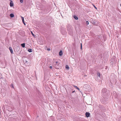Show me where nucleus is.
Here are the masks:
<instances>
[{"label": "nucleus", "mask_w": 121, "mask_h": 121, "mask_svg": "<svg viewBox=\"0 0 121 121\" xmlns=\"http://www.w3.org/2000/svg\"><path fill=\"white\" fill-rule=\"evenodd\" d=\"M90 21L91 23L94 24L95 25L97 26L98 25V23L97 22H95V20L92 19H91L90 20Z\"/></svg>", "instance_id": "obj_1"}, {"label": "nucleus", "mask_w": 121, "mask_h": 121, "mask_svg": "<svg viewBox=\"0 0 121 121\" xmlns=\"http://www.w3.org/2000/svg\"><path fill=\"white\" fill-rule=\"evenodd\" d=\"M55 67L56 69H59L60 66V63L57 61H56L55 65Z\"/></svg>", "instance_id": "obj_2"}, {"label": "nucleus", "mask_w": 121, "mask_h": 121, "mask_svg": "<svg viewBox=\"0 0 121 121\" xmlns=\"http://www.w3.org/2000/svg\"><path fill=\"white\" fill-rule=\"evenodd\" d=\"M116 63V61L115 60H114V61H113L112 59L111 60V62H110V64H111L112 65L113 64L115 63Z\"/></svg>", "instance_id": "obj_3"}, {"label": "nucleus", "mask_w": 121, "mask_h": 121, "mask_svg": "<svg viewBox=\"0 0 121 121\" xmlns=\"http://www.w3.org/2000/svg\"><path fill=\"white\" fill-rule=\"evenodd\" d=\"M10 7H12L13 6V3L12 1L10 0Z\"/></svg>", "instance_id": "obj_4"}, {"label": "nucleus", "mask_w": 121, "mask_h": 121, "mask_svg": "<svg viewBox=\"0 0 121 121\" xmlns=\"http://www.w3.org/2000/svg\"><path fill=\"white\" fill-rule=\"evenodd\" d=\"M87 117H88L90 116V113L88 112H86L85 113Z\"/></svg>", "instance_id": "obj_5"}, {"label": "nucleus", "mask_w": 121, "mask_h": 121, "mask_svg": "<svg viewBox=\"0 0 121 121\" xmlns=\"http://www.w3.org/2000/svg\"><path fill=\"white\" fill-rule=\"evenodd\" d=\"M9 49L11 53L13 54V50L12 48L10 47H9Z\"/></svg>", "instance_id": "obj_6"}, {"label": "nucleus", "mask_w": 121, "mask_h": 121, "mask_svg": "<svg viewBox=\"0 0 121 121\" xmlns=\"http://www.w3.org/2000/svg\"><path fill=\"white\" fill-rule=\"evenodd\" d=\"M10 16L11 17H14V15L13 13H11L10 15Z\"/></svg>", "instance_id": "obj_7"}, {"label": "nucleus", "mask_w": 121, "mask_h": 121, "mask_svg": "<svg viewBox=\"0 0 121 121\" xmlns=\"http://www.w3.org/2000/svg\"><path fill=\"white\" fill-rule=\"evenodd\" d=\"M63 54L62 52V51H60L59 53V55L60 56H61Z\"/></svg>", "instance_id": "obj_8"}, {"label": "nucleus", "mask_w": 121, "mask_h": 121, "mask_svg": "<svg viewBox=\"0 0 121 121\" xmlns=\"http://www.w3.org/2000/svg\"><path fill=\"white\" fill-rule=\"evenodd\" d=\"M74 18L76 20H77L78 19V18L75 15H74L73 16Z\"/></svg>", "instance_id": "obj_9"}, {"label": "nucleus", "mask_w": 121, "mask_h": 121, "mask_svg": "<svg viewBox=\"0 0 121 121\" xmlns=\"http://www.w3.org/2000/svg\"><path fill=\"white\" fill-rule=\"evenodd\" d=\"M25 43H23L21 44V46L23 48H24L25 47Z\"/></svg>", "instance_id": "obj_10"}, {"label": "nucleus", "mask_w": 121, "mask_h": 121, "mask_svg": "<svg viewBox=\"0 0 121 121\" xmlns=\"http://www.w3.org/2000/svg\"><path fill=\"white\" fill-rule=\"evenodd\" d=\"M75 88H76L78 90H80V89H79V88L77 86H73Z\"/></svg>", "instance_id": "obj_11"}, {"label": "nucleus", "mask_w": 121, "mask_h": 121, "mask_svg": "<svg viewBox=\"0 0 121 121\" xmlns=\"http://www.w3.org/2000/svg\"><path fill=\"white\" fill-rule=\"evenodd\" d=\"M97 77H99V78H100V74L99 73H97Z\"/></svg>", "instance_id": "obj_12"}, {"label": "nucleus", "mask_w": 121, "mask_h": 121, "mask_svg": "<svg viewBox=\"0 0 121 121\" xmlns=\"http://www.w3.org/2000/svg\"><path fill=\"white\" fill-rule=\"evenodd\" d=\"M66 68L68 70L69 69V68L68 65H66Z\"/></svg>", "instance_id": "obj_13"}, {"label": "nucleus", "mask_w": 121, "mask_h": 121, "mask_svg": "<svg viewBox=\"0 0 121 121\" xmlns=\"http://www.w3.org/2000/svg\"><path fill=\"white\" fill-rule=\"evenodd\" d=\"M28 51L30 52H32L31 49H30L28 50Z\"/></svg>", "instance_id": "obj_14"}, {"label": "nucleus", "mask_w": 121, "mask_h": 121, "mask_svg": "<svg viewBox=\"0 0 121 121\" xmlns=\"http://www.w3.org/2000/svg\"><path fill=\"white\" fill-rule=\"evenodd\" d=\"M31 34H32V35L34 37H35V35H34V34H33V32H32V31H31Z\"/></svg>", "instance_id": "obj_15"}, {"label": "nucleus", "mask_w": 121, "mask_h": 121, "mask_svg": "<svg viewBox=\"0 0 121 121\" xmlns=\"http://www.w3.org/2000/svg\"><path fill=\"white\" fill-rule=\"evenodd\" d=\"M21 17L22 18V20L23 22H24V17Z\"/></svg>", "instance_id": "obj_16"}, {"label": "nucleus", "mask_w": 121, "mask_h": 121, "mask_svg": "<svg viewBox=\"0 0 121 121\" xmlns=\"http://www.w3.org/2000/svg\"><path fill=\"white\" fill-rule=\"evenodd\" d=\"M10 86L11 87L14 88V86H13V85L12 84H11V85Z\"/></svg>", "instance_id": "obj_17"}, {"label": "nucleus", "mask_w": 121, "mask_h": 121, "mask_svg": "<svg viewBox=\"0 0 121 121\" xmlns=\"http://www.w3.org/2000/svg\"><path fill=\"white\" fill-rule=\"evenodd\" d=\"M86 25H88L89 24V23L88 21H86Z\"/></svg>", "instance_id": "obj_18"}, {"label": "nucleus", "mask_w": 121, "mask_h": 121, "mask_svg": "<svg viewBox=\"0 0 121 121\" xmlns=\"http://www.w3.org/2000/svg\"><path fill=\"white\" fill-rule=\"evenodd\" d=\"M112 59L113 61H114V60H116V59L114 57L113 59Z\"/></svg>", "instance_id": "obj_19"}, {"label": "nucleus", "mask_w": 121, "mask_h": 121, "mask_svg": "<svg viewBox=\"0 0 121 121\" xmlns=\"http://www.w3.org/2000/svg\"><path fill=\"white\" fill-rule=\"evenodd\" d=\"M20 1L21 3H22L23 2V0H20Z\"/></svg>", "instance_id": "obj_20"}, {"label": "nucleus", "mask_w": 121, "mask_h": 121, "mask_svg": "<svg viewBox=\"0 0 121 121\" xmlns=\"http://www.w3.org/2000/svg\"><path fill=\"white\" fill-rule=\"evenodd\" d=\"M81 49H82V43H81Z\"/></svg>", "instance_id": "obj_21"}, {"label": "nucleus", "mask_w": 121, "mask_h": 121, "mask_svg": "<svg viewBox=\"0 0 121 121\" xmlns=\"http://www.w3.org/2000/svg\"><path fill=\"white\" fill-rule=\"evenodd\" d=\"M47 49L48 51H50V49L48 48Z\"/></svg>", "instance_id": "obj_22"}, {"label": "nucleus", "mask_w": 121, "mask_h": 121, "mask_svg": "<svg viewBox=\"0 0 121 121\" xmlns=\"http://www.w3.org/2000/svg\"><path fill=\"white\" fill-rule=\"evenodd\" d=\"M23 24H24L25 25H26V24L24 22H23Z\"/></svg>", "instance_id": "obj_23"}, {"label": "nucleus", "mask_w": 121, "mask_h": 121, "mask_svg": "<svg viewBox=\"0 0 121 121\" xmlns=\"http://www.w3.org/2000/svg\"><path fill=\"white\" fill-rule=\"evenodd\" d=\"M49 67H50V68L51 69H52V66H50Z\"/></svg>", "instance_id": "obj_24"}, {"label": "nucleus", "mask_w": 121, "mask_h": 121, "mask_svg": "<svg viewBox=\"0 0 121 121\" xmlns=\"http://www.w3.org/2000/svg\"><path fill=\"white\" fill-rule=\"evenodd\" d=\"M95 7L96 9H97L95 7Z\"/></svg>", "instance_id": "obj_25"}, {"label": "nucleus", "mask_w": 121, "mask_h": 121, "mask_svg": "<svg viewBox=\"0 0 121 121\" xmlns=\"http://www.w3.org/2000/svg\"><path fill=\"white\" fill-rule=\"evenodd\" d=\"M75 91H73L72 92L73 93Z\"/></svg>", "instance_id": "obj_26"}, {"label": "nucleus", "mask_w": 121, "mask_h": 121, "mask_svg": "<svg viewBox=\"0 0 121 121\" xmlns=\"http://www.w3.org/2000/svg\"><path fill=\"white\" fill-rule=\"evenodd\" d=\"M120 6H121V4H120Z\"/></svg>", "instance_id": "obj_27"}, {"label": "nucleus", "mask_w": 121, "mask_h": 121, "mask_svg": "<svg viewBox=\"0 0 121 121\" xmlns=\"http://www.w3.org/2000/svg\"><path fill=\"white\" fill-rule=\"evenodd\" d=\"M80 91V92H81V91Z\"/></svg>", "instance_id": "obj_28"}]
</instances>
